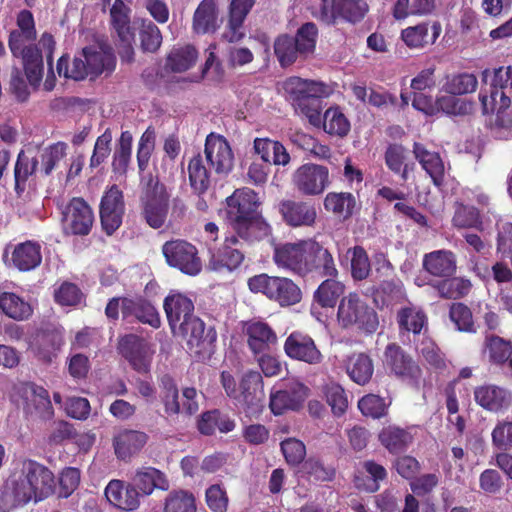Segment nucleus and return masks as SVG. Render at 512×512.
I'll list each match as a JSON object with an SVG mask.
<instances>
[{"label": "nucleus", "mask_w": 512, "mask_h": 512, "mask_svg": "<svg viewBox=\"0 0 512 512\" xmlns=\"http://www.w3.org/2000/svg\"><path fill=\"white\" fill-rule=\"evenodd\" d=\"M474 398L484 409L498 411L507 405L508 393L495 385H483L475 389Z\"/></svg>", "instance_id": "obj_40"}, {"label": "nucleus", "mask_w": 512, "mask_h": 512, "mask_svg": "<svg viewBox=\"0 0 512 512\" xmlns=\"http://www.w3.org/2000/svg\"><path fill=\"white\" fill-rule=\"evenodd\" d=\"M119 349L134 370L143 374L150 371L152 357L143 339L134 334L126 335L120 340Z\"/></svg>", "instance_id": "obj_19"}, {"label": "nucleus", "mask_w": 512, "mask_h": 512, "mask_svg": "<svg viewBox=\"0 0 512 512\" xmlns=\"http://www.w3.org/2000/svg\"><path fill=\"white\" fill-rule=\"evenodd\" d=\"M39 156L36 150H21L14 166L15 191L20 196L27 187L31 176L38 171Z\"/></svg>", "instance_id": "obj_26"}, {"label": "nucleus", "mask_w": 512, "mask_h": 512, "mask_svg": "<svg viewBox=\"0 0 512 512\" xmlns=\"http://www.w3.org/2000/svg\"><path fill=\"white\" fill-rule=\"evenodd\" d=\"M24 410L26 414L44 420L50 419L54 414L48 392L43 388H32L27 392Z\"/></svg>", "instance_id": "obj_39"}, {"label": "nucleus", "mask_w": 512, "mask_h": 512, "mask_svg": "<svg viewBox=\"0 0 512 512\" xmlns=\"http://www.w3.org/2000/svg\"><path fill=\"white\" fill-rule=\"evenodd\" d=\"M139 39L141 50L146 53L157 52L162 44L160 29L151 21L142 24Z\"/></svg>", "instance_id": "obj_58"}, {"label": "nucleus", "mask_w": 512, "mask_h": 512, "mask_svg": "<svg viewBox=\"0 0 512 512\" xmlns=\"http://www.w3.org/2000/svg\"><path fill=\"white\" fill-rule=\"evenodd\" d=\"M248 287L253 293H262L282 307L295 305L302 299L299 286L286 277L255 275L249 278Z\"/></svg>", "instance_id": "obj_7"}, {"label": "nucleus", "mask_w": 512, "mask_h": 512, "mask_svg": "<svg viewBox=\"0 0 512 512\" xmlns=\"http://www.w3.org/2000/svg\"><path fill=\"white\" fill-rule=\"evenodd\" d=\"M278 211L282 220L291 227H311L317 218L314 205L302 200L284 199L279 202Z\"/></svg>", "instance_id": "obj_18"}, {"label": "nucleus", "mask_w": 512, "mask_h": 512, "mask_svg": "<svg viewBox=\"0 0 512 512\" xmlns=\"http://www.w3.org/2000/svg\"><path fill=\"white\" fill-rule=\"evenodd\" d=\"M204 165L200 154L194 156L188 164L189 181L192 189L199 194H204L210 185V173Z\"/></svg>", "instance_id": "obj_47"}, {"label": "nucleus", "mask_w": 512, "mask_h": 512, "mask_svg": "<svg viewBox=\"0 0 512 512\" xmlns=\"http://www.w3.org/2000/svg\"><path fill=\"white\" fill-rule=\"evenodd\" d=\"M192 28L197 34L214 33L219 28V10L215 0H202L193 15Z\"/></svg>", "instance_id": "obj_27"}, {"label": "nucleus", "mask_w": 512, "mask_h": 512, "mask_svg": "<svg viewBox=\"0 0 512 512\" xmlns=\"http://www.w3.org/2000/svg\"><path fill=\"white\" fill-rule=\"evenodd\" d=\"M257 194L250 188L237 189L227 198V215L232 229L245 241H256L270 234V226L256 213Z\"/></svg>", "instance_id": "obj_3"}, {"label": "nucleus", "mask_w": 512, "mask_h": 512, "mask_svg": "<svg viewBox=\"0 0 512 512\" xmlns=\"http://www.w3.org/2000/svg\"><path fill=\"white\" fill-rule=\"evenodd\" d=\"M57 71L59 75H63L66 78H71L77 81L91 76L82 54L73 59L71 66L68 65V57H60L57 62Z\"/></svg>", "instance_id": "obj_55"}, {"label": "nucleus", "mask_w": 512, "mask_h": 512, "mask_svg": "<svg viewBox=\"0 0 512 512\" xmlns=\"http://www.w3.org/2000/svg\"><path fill=\"white\" fill-rule=\"evenodd\" d=\"M204 154L210 170L220 177L227 176L234 167V154L227 139L210 133L205 140Z\"/></svg>", "instance_id": "obj_13"}, {"label": "nucleus", "mask_w": 512, "mask_h": 512, "mask_svg": "<svg viewBox=\"0 0 512 512\" xmlns=\"http://www.w3.org/2000/svg\"><path fill=\"white\" fill-rule=\"evenodd\" d=\"M40 250V245L30 241L17 245L12 253L13 264L21 271L36 268L42 260Z\"/></svg>", "instance_id": "obj_41"}, {"label": "nucleus", "mask_w": 512, "mask_h": 512, "mask_svg": "<svg viewBox=\"0 0 512 512\" xmlns=\"http://www.w3.org/2000/svg\"><path fill=\"white\" fill-rule=\"evenodd\" d=\"M162 253L169 266L185 274L197 275L201 271V260L196 247L185 240L167 241L162 247Z\"/></svg>", "instance_id": "obj_12"}, {"label": "nucleus", "mask_w": 512, "mask_h": 512, "mask_svg": "<svg viewBox=\"0 0 512 512\" xmlns=\"http://www.w3.org/2000/svg\"><path fill=\"white\" fill-rule=\"evenodd\" d=\"M377 295L382 296L383 304L399 303L405 298V291L403 284L398 279H391L383 281L378 289Z\"/></svg>", "instance_id": "obj_60"}, {"label": "nucleus", "mask_w": 512, "mask_h": 512, "mask_svg": "<svg viewBox=\"0 0 512 512\" xmlns=\"http://www.w3.org/2000/svg\"><path fill=\"white\" fill-rule=\"evenodd\" d=\"M346 372L359 385L367 384L374 372L372 359L365 353H354L345 361Z\"/></svg>", "instance_id": "obj_37"}, {"label": "nucleus", "mask_w": 512, "mask_h": 512, "mask_svg": "<svg viewBox=\"0 0 512 512\" xmlns=\"http://www.w3.org/2000/svg\"><path fill=\"white\" fill-rule=\"evenodd\" d=\"M325 396L327 403L331 406L335 415L339 416L345 412L348 406V400L344 389L340 385L336 383L326 385Z\"/></svg>", "instance_id": "obj_63"}, {"label": "nucleus", "mask_w": 512, "mask_h": 512, "mask_svg": "<svg viewBox=\"0 0 512 512\" xmlns=\"http://www.w3.org/2000/svg\"><path fill=\"white\" fill-rule=\"evenodd\" d=\"M54 475L43 464L31 459L17 463L7 481L15 505L26 504L31 500H43L53 493Z\"/></svg>", "instance_id": "obj_2"}, {"label": "nucleus", "mask_w": 512, "mask_h": 512, "mask_svg": "<svg viewBox=\"0 0 512 512\" xmlns=\"http://www.w3.org/2000/svg\"><path fill=\"white\" fill-rule=\"evenodd\" d=\"M253 148L262 161L268 165L286 166L291 161L290 154L279 141H273L268 138H256Z\"/></svg>", "instance_id": "obj_34"}, {"label": "nucleus", "mask_w": 512, "mask_h": 512, "mask_svg": "<svg viewBox=\"0 0 512 512\" xmlns=\"http://www.w3.org/2000/svg\"><path fill=\"white\" fill-rule=\"evenodd\" d=\"M132 139V134L129 131L121 133L112 161V168L115 173L121 175L126 173L131 160Z\"/></svg>", "instance_id": "obj_49"}, {"label": "nucleus", "mask_w": 512, "mask_h": 512, "mask_svg": "<svg viewBox=\"0 0 512 512\" xmlns=\"http://www.w3.org/2000/svg\"><path fill=\"white\" fill-rule=\"evenodd\" d=\"M177 327L178 330L173 334L182 337L192 353L201 358L210 357L214 353L217 333L213 327L206 329L204 322L197 316Z\"/></svg>", "instance_id": "obj_8"}, {"label": "nucleus", "mask_w": 512, "mask_h": 512, "mask_svg": "<svg viewBox=\"0 0 512 512\" xmlns=\"http://www.w3.org/2000/svg\"><path fill=\"white\" fill-rule=\"evenodd\" d=\"M308 243L309 239L276 247L273 255L276 265L299 276H306Z\"/></svg>", "instance_id": "obj_16"}, {"label": "nucleus", "mask_w": 512, "mask_h": 512, "mask_svg": "<svg viewBox=\"0 0 512 512\" xmlns=\"http://www.w3.org/2000/svg\"><path fill=\"white\" fill-rule=\"evenodd\" d=\"M319 38L315 23L302 24L294 36L281 34L274 41V53L281 67L291 66L314 57Z\"/></svg>", "instance_id": "obj_4"}, {"label": "nucleus", "mask_w": 512, "mask_h": 512, "mask_svg": "<svg viewBox=\"0 0 512 512\" xmlns=\"http://www.w3.org/2000/svg\"><path fill=\"white\" fill-rule=\"evenodd\" d=\"M0 310L8 317L18 321L27 319L32 314L30 304L10 292L0 294Z\"/></svg>", "instance_id": "obj_45"}, {"label": "nucleus", "mask_w": 512, "mask_h": 512, "mask_svg": "<svg viewBox=\"0 0 512 512\" xmlns=\"http://www.w3.org/2000/svg\"><path fill=\"white\" fill-rule=\"evenodd\" d=\"M168 199L166 187L157 176L148 174L142 177L140 196L142 208L168 205Z\"/></svg>", "instance_id": "obj_36"}, {"label": "nucleus", "mask_w": 512, "mask_h": 512, "mask_svg": "<svg viewBox=\"0 0 512 512\" xmlns=\"http://www.w3.org/2000/svg\"><path fill=\"white\" fill-rule=\"evenodd\" d=\"M66 150V143L57 142L41 151H37L39 163H41L40 172L44 176L50 175L57 164L66 156Z\"/></svg>", "instance_id": "obj_50"}, {"label": "nucleus", "mask_w": 512, "mask_h": 512, "mask_svg": "<svg viewBox=\"0 0 512 512\" xmlns=\"http://www.w3.org/2000/svg\"><path fill=\"white\" fill-rule=\"evenodd\" d=\"M163 306L172 333L178 330L177 326L184 325L195 316L193 302L182 294L167 296Z\"/></svg>", "instance_id": "obj_23"}, {"label": "nucleus", "mask_w": 512, "mask_h": 512, "mask_svg": "<svg viewBox=\"0 0 512 512\" xmlns=\"http://www.w3.org/2000/svg\"><path fill=\"white\" fill-rule=\"evenodd\" d=\"M397 323L400 332L420 334L427 323V317L421 308L409 305L397 312Z\"/></svg>", "instance_id": "obj_43"}, {"label": "nucleus", "mask_w": 512, "mask_h": 512, "mask_svg": "<svg viewBox=\"0 0 512 512\" xmlns=\"http://www.w3.org/2000/svg\"><path fill=\"white\" fill-rule=\"evenodd\" d=\"M446 278L434 285L442 298L458 299L469 293L472 286L470 280L452 276Z\"/></svg>", "instance_id": "obj_51"}, {"label": "nucleus", "mask_w": 512, "mask_h": 512, "mask_svg": "<svg viewBox=\"0 0 512 512\" xmlns=\"http://www.w3.org/2000/svg\"><path fill=\"white\" fill-rule=\"evenodd\" d=\"M336 277H326L313 294V301L322 308H333L343 295L345 286Z\"/></svg>", "instance_id": "obj_42"}, {"label": "nucleus", "mask_w": 512, "mask_h": 512, "mask_svg": "<svg viewBox=\"0 0 512 512\" xmlns=\"http://www.w3.org/2000/svg\"><path fill=\"white\" fill-rule=\"evenodd\" d=\"M441 33V25L434 22L430 27L428 23H421L408 27L401 32V38L410 48H422L434 44Z\"/></svg>", "instance_id": "obj_31"}, {"label": "nucleus", "mask_w": 512, "mask_h": 512, "mask_svg": "<svg viewBox=\"0 0 512 512\" xmlns=\"http://www.w3.org/2000/svg\"><path fill=\"white\" fill-rule=\"evenodd\" d=\"M479 98L485 114L506 111L512 99V66L496 69L490 95L480 94Z\"/></svg>", "instance_id": "obj_11"}, {"label": "nucleus", "mask_w": 512, "mask_h": 512, "mask_svg": "<svg viewBox=\"0 0 512 512\" xmlns=\"http://www.w3.org/2000/svg\"><path fill=\"white\" fill-rule=\"evenodd\" d=\"M284 351L289 358L310 365H318L323 360L313 338L301 332H293L286 338Z\"/></svg>", "instance_id": "obj_17"}, {"label": "nucleus", "mask_w": 512, "mask_h": 512, "mask_svg": "<svg viewBox=\"0 0 512 512\" xmlns=\"http://www.w3.org/2000/svg\"><path fill=\"white\" fill-rule=\"evenodd\" d=\"M285 91L295 112L305 116L313 126L322 124L326 133L339 137L350 131V122L339 108H329L321 117L322 97L326 94V86L322 82L291 77L285 82Z\"/></svg>", "instance_id": "obj_1"}, {"label": "nucleus", "mask_w": 512, "mask_h": 512, "mask_svg": "<svg viewBox=\"0 0 512 512\" xmlns=\"http://www.w3.org/2000/svg\"><path fill=\"white\" fill-rule=\"evenodd\" d=\"M94 221L93 210L83 198L71 199L61 212L62 231L67 236L88 235Z\"/></svg>", "instance_id": "obj_9"}, {"label": "nucleus", "mask_w": 512, "mask_h": 512, "mask_svg": "<svg viewBox=\"0 0 512 512\" xmlns=\"http://www.w3.org/2000/svg\"><path fill=\"white\" fill-rule=\"evenodd\" d=\"M309 389L303 383L293 380L284 388L271 392L269 406L274 415H282L288 410H298L308 397Z\"/></svg>", "instance_id": "obj_15"}, {"label": "nucleus", "mask_w": 512, "mask_h": 512, "mask_svg": "<svg viewBox=\"0 0 512 512\" xmlns=\"http://www.w3.org/2000/svg\"><path fill=\"white\" fill-rule=\"evenodd\" d=\"M197 60V51L193 46L185 47L172 51L168 57V65L174 72H184L190 69Z\"/></svg>", "instance_id": "obj_57"}, {"label": "nucleus", "mask_w": 512, "mask_h": 512, "mask_svg": "<svg viewBox=\"0 0 512 512\" xmlns=\"http://www.w3.org/2000/svg\"><path fill=\"white\" fill-rule=\"evenodd\" d=\"M413 153L422 168L432 178L436 185H440L444 176V164L436 152L428 151L422 144L414 143Z\"/></svg>", "instance_id": "obj_38"}, {"label": "nucleus", "mask_w": 512, "mask_h": 512, "mask_svg": "<svg viewBox=\"0 0 512 512\" xmlns=\"http://www.w3.org/2000/svg\"><path fill=\"white\" fill-rule=\"evenodd\" d=\"M337 323L342 329L372 334L379 326V319L376 311L364 299L356 293H349L339 302Z\"/></svg>", "instance_id": "obj_5"}, {"label": "nucleus", "mask_w": 512, "mask_h": 512, "mask_svg": "<svg viewBox=\"0 0 512 512\" xmlns=\"http://www.w3.org/2000/svg\"><path fill=\"white\" fill-rule=\"evenodd\" d=\"M478 85L477 78L471 73H460L446 77L442 90L452 95L472 93Z\"/></svg>", "instance_id": "obj_48"}, {"label": "nucleus", "mask_w": 512, "mask_h": 512, "mask_svg": "<svg viewBox=\"0 0 512 512\" xmlns=\"http://www.w3.org/2000/svg\"><path fill=\"white\" fill-rule=\"evenodd\" d=\"M121 313L124 319L135 317L138 321L149 324L153 328L160 327V316L155 307L142 298H124L121 304Z\"/></svg>", "instance_id": "obj_25"}, {"label": "nucleus", "mask_w": 512, "mask_h": 512, "mask_svg": "<svg viewBox=\"0 0 512 512\" xmlns=\"http://www.w3.org/2000/svg\"><path fill=\"white\" fill-rule=\"evenodd\" d=\"M133 486L143 495H150L155 489L166 491L169 481L166 475L154 467H141L136 470L132 478Z\"/></svg>", "instance_id": "obj_33"}, {"label": "nucleus", "mask_w": 512, "mask_h": 512, "mask_svg": "<svg viewBox=\"0 0 512 512\" xmlns=\"http://www.w3.org/2000/svg\"><path fill=\"white\" fill-rule=\"evenodd\" d=\"M453 224L459 228L477 227L481 224L478 210L473 206L457 204L453 216Z\"/></svg>", "instance_id": "obj_62"}, {"label": "nucleus", "mask_w": 512, "mask_h": 512, "mask_svg": "<svg viewBox=\"0 0 512 512\" xmlns=\"http://www.w3.org/2000/svg\"><path fill=\"white\" fill-rule=\"evenodd\" d=\"M492 445L500 451L512 449V422L502 421L497 423L491 433Z\"/></svg>", "instance_id": "obj_64"}, {"label": "nucleus", "mask_w": 512, "mask_h": 512, "mask_svg": "<svg viewBox=\"0 0 512 512\" xmlns=\"http://www.w3.org/2000/svg\"><path fill=\"white\" fill-rule=\"evenodd\" d=\"M99 213L103 231L112 235L121 226L125 213L123 193L116 185L102 196Z\"/></svg>", "instance_id": "obj_14"}, {"label": "nucleus", "mask_w": 512, "mask_h": 512, "mask_svg": "<svg viewBox=\"0 0 512 512\" xmlns=\"http://www.w3.org/2000/svg\"><path fill=\"white\" fill-rule=\"evenodd\" d=\"M244 332L248 337V346L255 354L265 351L277 341V336L272 328L261 321L247 322L244 326Z\"/></svg>", "instance_id": "obj_32"}, {"label": "nucleus", "mask_w": 512, "mask_h": 512, "mask_svg": "<svg viewBox=\"0 0 512 512\" xmlns=\"http://www.w3.org/2000/svg\"><path fill=\"white\" fill-rule=\"evenodd\" d=\"M355 205L354 196L348 192H330L324 199V208L343 219L352 216Z\"/></svg>", "instance_id": "obj_46"}, {"label": "nucleus", "mask_w": 512, "mask_h": 512, "mask_svg": "<svg viewBox=\"0 0 512 512\" xmlns=\"http://www.w3.org/2000/svg\"><path fill=\"white\" fill-rule=\"evenodd\" d=\"M292 185L303 196H319L330 186V172L326 166L305 163L292 174Z\"/></svg>", "instance_id": "obj_10"}, {"label": "nucleus", "mask_w": 512, "mask_h": 512, "mask_svg": "<svg viewBox=\"0 0 512 512\" xmlns=\"http://www.w3.org/2000/svg\"><path fill=\"white\" fill-rule=\"evenodd\" d=\"M457 95H443L436 99V111H442L448 115H468L473 111V103L465 99L457 98Z\"/></svg>", "instance_id": "obj_53"}, {"label": "nucleus", "mask_w": 512, "mask_h": 512, "mask_svg": "<svg viewBox=\"0 0 512 512\" xmlns=\"http://www.w3.org/2000/svg\"><path fill=\"white\" fill-rule=\"evenodd\" d=\"M486 351L490 362L504 364L512 356V345L509 341L498 336H487L485 340Z\"/></svg>", "instance_id": "obj_54"}, {"label": "nucleus", "mask_w": 512, "mask_h": 512, "mask_svg": "<svg viewBox=\"0 0 512 512\" xmlns=\"http://www.w3.org/2000/svg\"><path fill=\"white\" fill-rule=\"evenodd\" d=\"M423 267L435 277H451L456 272V257L448 250H437L425 254Z\"/></svg>", "instance_id": "obj_29"}, {"label": "nucleus", "mask_w": 512, "mask_h": 512, "mask_svg": "<svg viewBox=\"0 0 512 512\" xmlns=\"http://www.w3.org/2000/svg\"><path fill=\"white\" fill-rule=\"evenodd\" d=\"M384 356L387 366L398 376L415 377L419 373L413 359L394 343L386 347Z\"/></svg>", "instance_id": "obj_35"}, {"label": "nucleus", "mask_w": 512, "mask_h": 512, "mask_svg": "<svg viewBox=\"0 0 512 512\" xmlns=\"http://www.w3.org/2000/svg\"><path fill=\"white\" fill-rule=\"evenodd\" d=\"M379 441L391 453L405 450L412 441L411 434L397 426H388L379 433Z\"/></svg>", "instance_id": "obj_44"}, {"label": "nucleus", "mask_w": 512, "mask_h": 512, "mask_svg": "<svg viewBox=\"0 0 512 512\" xmlns=\"http://www.w3.org/2000/svg\"><path fill=\"white\" fill-rule=\"evenodd\" d=\"M146 433L136 430H123L113 439L115 454L121 460L130 459L147 443Z\"/></svg>", "instance_id": "obj_28"}, {"label": "nucleus", "mask_w": 512, "mask_h": 512, "mask_svg": "<svg viewBox=\"0 0 512 512\" xmlns=\"http://www.w3.org/2000/svg\"><path fill=\"white\" fill-rule=\"evenodd\" d=\"M239 244L236 235L226 237L222 247L212 252L209 268L219 272L224 269L228 271L237 269L244 260V252L241 247H238Z\"/></svg>", "instance_id": "obj_21"}, {"label": "nucleus", "mask_w": 512, "mask_h": 512, "mask_svg": "<svg viewBox=\"0 0 512 512\" xmlns=\"http://www.w3.org/2000/svg\"><path fill=\"white\" fill-rule=\"evenodd\" d=\"M358 407L363 415L370 416L374 419L385 416L387 412L385 400L374 394L362 397L358 402Z\"/></svg>", "instance_id": "obj_61"}, {"label": "nucleus", "mask_w": 512, "mask_h": 512, "mask_svg": "<svg viewBox=\"0 0 512 512\" xmlns=\"http://www.w3.org/2000/svg\"><path fill=\"white\" fill-rule=\"evenodd\" d=\"M310 273H316L322 278L338 275L332 253L313 239H309L306 264V275Z\"/></svg>", "instance_id": "obj_20"}, {"label": "nucleus", "mask_w": 512, "mask_h": 512, "mask_svg": "<svg viewBox=\"0 0 512 512\" xmlns=\"http://www.w3.org/2000/svg\"><path fill=\"white\" fill-rule=\"evenodd\" d=\"M338 19L350 23L360 22L368 12V4L364 0H338Z\"/></svg>", "instance_id": "obj_56"}, {"label": "nucleus", "mask_w": 512, "mask_h": 512, "mask_svg": "<svg viewBox=\"0 0 512 512\" xmlns=\"http://www.w3.org/2000/svg\"><path fill=\"white\" fill-rule=\"evenodd\" d=\"M105 496L112 505L124 511L136 510L140 505L139 491L133 484L124 486L121 480H111L105 489Z\"/></svg>", "instance_id": "obj_22"}, {"label": "nucleus", "mask_w": 512, "mask_h": 512, "mask_svg": "<svg viewBox=\"0 0 512 512\" xmlns=\"http://www.w3.org/2000/svg\"><path fill=\"white\" fill-rule=\"evenodd\" d=\"M55 40L52 34L44 32L38 43L11 53L13 57L21 59L22 66L29 84L38 87L44 75L45 56L49 70L52 68Z\"/></svg>", "instance_id": "obj_6"}, {"label": "nucleus", "mask_w": 512, "mask_h": 512, "mask_svg": "<svg viewBox=\"0 0 512 512\" xmlns=\"http://www.w3.org/2000/svg\"><path fill=\"white\" fill-rule=\"evenodd\" d=\"M164 512H196L194 495L185 490L171 491L165 499Z\"/></svg>", "instance_id": "obj_52"}, {"label": "nucleus", "mask_w": 512, "mask_h": 512, "mask_svg": "<svg viewBox=\"0 0 512 512\" xmlns=\"http://www.w3.org/2000/svg\"><path fill=\"white\" fill-rule=\"evenodd\" d=\"M253 6V0H231L229 20L223 33L225 40L233 43L240 41L244 37L243 23Z\"/></svg>", "instance_id": "obj_24"}, {"label": "nucleus", "mask_w": 512, "mask_h": 512, "mask_svg": "<svg viewBox=\"0 0 512 512\" xmlns=\"http://www.w3.org/2000/svg\"><path fill=\"white\" fill-rule=\"evenodd\" d=\"M235 399L237 400L240 409H242L248 417H256L264 408L265 393L264 391H259L257 389L252 393H238Z\"/></svg>", "instance_id": "obj_59"}, {"label": "nucleus", "mask_w": 512, "mask_h": 512, "mask_svg": "<svg viewBox=\"0 0 512 512\" xmlns=\"http://www.w3.org/2000/svg\"><path fill=\"white\" fill-rule=\"evenodd\" d=\"M82 56L92 77H96L104 71L111 72L115 66L113 53L108 47L92 45L82 49Z\"/></svg>", "instance_id": "obj_30"}]
</instances>
